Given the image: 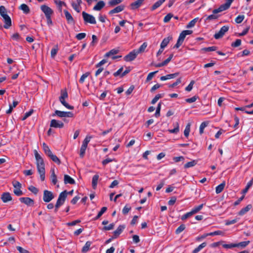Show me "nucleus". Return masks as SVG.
<instances>
[{
  "label": "nucleus",
  "mask_w": 253,
  "mask_h": 253,
  "mask_svg": "<svg viewBox=\"0 0 253 253\" xmlns=\"http://www.w3.org/2000/svg\"><path fill=\"white\" fill-rule=\"evenodd\" d=\"M125 7V6L124 5H119L116 7L115 8L113 9L112 10H110L109 12V14L110 15H112L114 13H119L124 10Z\"/></svg>",
  "instance_id": "nucleus-20"
},
{
  "label": "nucleus",
  "mask_w": 253,
  "mask_h": 253,
  "mask_svg": "<svg viewBox=\"0 0 253 253\" xmlns=\"http://www.w3.org/2000/svg\"><path fill=\"white\" fill-rule=\"evenodd\" d=\"M50 126L54 128H62L64 126V124L61 121L52 119L50 121Z\"/></svg>",
  "instance_id": "nucleus-15"
},
{
  "label": "nucleus",
  "mask_w": 253,
  "mask_h": 253,
  "mask_svg": "<svg viewBox=\"0 0 253 253\" xmlns=\"http://www.w3.org/2000/svg\"><path fill=\"white\" fill-rule=\"evenodd\" d=\"M41 9L45 14V17L51 16V15L53 14V10L46 5L44 4L41 5Z\"/></svg>",
  "instance_id": "nucleus-9"
},
{
  "label": "nucleus",
  "mask_w": 253,
  "mask_h": 253,
  "mask_svg": "<svg viewBox=\"0 0 253 253\" xmlns=\"http://www.w3.org/2000/svg\"><path fill=\"white\" fill-rule=\"evenodd\" d=\"M203 206H204V204H201L200 205H199L197 207H194L192 210V212H193V213L194 214L197 212H198L203 207Z\"/></svg>",
  "instance_id": "nucleus-43"
},
{
  "label": "nucleus",
  "mask_w": 253,
  "mask_h": 253,
  "mask_svg": "<svg viewBox=\"0 0 253 253\" xmlns=\"http://www.w3.org/2000/svg\"><path fill=\"white\" fill-rule=\"evenodd\" d=\"M90 74L89 72H86L85 74H84L81 77L79 80V82L81 84L84 83V82L85 79H86Z\"/></svg>",
  "instance_id": "nucleus-54"
},
{
  "label": "nucleus",
  "mask_w": 253,
  "mask_h": 253,
  "mask_svg": "<svg viewBox=\"0 0 253 253\" xmlns=\"http://www.w3.org/2000/svg\"><path fill=\"white\" fill-rule=\"evenodd\" d=\"M21 203L25 204L28 206H33L34 205V201L29 197H21L19 198Z\"/></svg>",
  "instance_id": "nucleus-13"
},
{
  "label": "nucleus",
  "mask_w": 253,
  "mask_h": 253,
  "mask_svg": "<svg viewBox=\"0 0 253 253\" xmlns=\"http://www.w3.org/2000/svg\"><path fill=\"white\" fill-rule=\"evenodd\" d=\"M218 48L216 46H212L211 47H204L202 49V50L206 52L215 51Z\"/></svg>",
  "instance_id": "nucleus-42"
},
{
  "label": "nucleus",
  "mask_w": 253,
  "mask_h": 253,
  "mask_svg": "<svg viewBox=\"0 0 253 253\" xmlns=\"http://www.w3.org/2000/svg\"><path fill=\"white\" fill-rule=\"evenodd\" d=\"M207 246V243L206 242H204L200 245L198 247L195 248L193 251L192 253H198L200 251H201L203 248H205Z\"/></svg>",
  "instance_id": "nucleus-35"
},
{
  "label": "nucleus",
  "mask_w": 253,
  "mask_h": 253,
  "mask_svg": "<svg viewBox=\"0 0 253 253\" xmlns=\"http://www.w3.org/2000/svg\"><path fill=\"white\" fill-rule=\"evenodd\" d=\"M158 72V71H156L155 72L150 73L147 77L146 81L148 82L151 80L153 78L154 76L155 75V74H156Z\"/></svg>",
  "instance_id": "nucleus-58"
},
{
  "label": "nucleus",
  "mask_w": 253,
  "mask_h": 253,
  "mask_svg": "<svg viewBox=\"0 0 253 253\" xmlns=\"http://www.w3.org/2000/svg\"><path fill=\"white\" fill-rule=\"evenodd\" d=\"M7 14V10L5 7L3 6H0V15L2 17L6 15Z\"/></svg>",
  "instance_id": "nucleus-47"
},
{
  "label": "nucleus",
  "mask_w": 253,
  "mask_h": 253,
  "mask_svg": "<svg viewBox=\"0 0 253 253\" xmlns=\"http://www.w3.org/2000/svg\"><path fill=\"white\" fill-rule=\"evenodd\" d=\"M20 9L23 10L24 13L28 14L30 12V10L29 6L26 4H22L20 6Z\"/></svg>",
  "instance_id": "nucleus-33"
},
{
  "label": "nucleus",
  "mask_w": 253,
  "mask_h": 253,
  "mask_svg": "<svg viewBox=\"0 0 253 253\" xmlns=\"http://www.w3.org/2000/svg\"><path fill=\"white\" fill-rule=\"evenodd\" d=\"M64 181L65 184H68V183H69L70 184H75V180L67 174L64 175Z\"/></svg>",
  "instance_id": "nucleus-22"
},
{
  "label": "nucleus",
  "mask_w": 253,
  "mask_h": 253,
  "mask_svg": "<svg viewBox=\"0 0 253 253\" xmlns=\"http://www.w3.org/2000/svg\"><path fill=\"white\" fill-rule=\"evenodd\" d=\"M161 102H159L156 108V111L155 114L156 117L158 118L160 116V111L161 108Z\"/></svg>",
  "instance_id": "nucleus-50"
},
{
  "label": "nucleus",
  "mask_w": 253,
  "mask_h": 253,
  "mask_svg": "<svg viewBox=\"0 0 253 253\" xmlns=\"http://www.w3.org/2000/svg\"><path fill=\"white\" fill-rule=\"evenodd\" d=\"M58 50V48L57 45H55L54 47L53 48H52L51 50V57L52 58H54V57L57 53Z\"/></svg>",
  "instance_id": "nucleus-44"
},
{
  "label": "nucleus",
  "mask_w": 253,
  "mask_h": 253,
  "mask_svg": "<svg viewBox=\"0 0 253 253\" xmlns=\"http://www.w3.org/2000/svg\"><path fill=\"white\" fill-rule=\"evenodd\" d=\"M125 228L126 226L125 225H119L117 229L113 232V238H118Z\"/></svg>",
  "instance_id": "nucleus-16"
},
{
  "label": "nucleus",
  "mask_w": 253,
  "mask_h": 253,
  "mask_svg": "<svg viewBox=\"0 0 253 253\" xmlns=\"http://www.w3.org/2000/svg\"><path fill=\"white\" fill-rule=\"evenodd\" d=\"M86 36V34L84 33H81L78 34H77L76 36V38L78 40H81L83 39H84Z\"/></svg>",
  "instance_id": "nucleus-62"
},
{
  "label": "nucleus",
  "mask_w": 253,
  "mask_h": 253,
  "mask_svg": "<svg viewBox=\"0 0 253 253\" xmlns=\"http://www.w3.org/2000/svg\"><path fill=\"white\" fill-rule=\"evenodd\" d=\"M194 214L193 213V212H192V211H190V212H187L186 213H185V214L183 215L182 216H181V220H184L185 219H186L187 218L190 217V216H191L192 215H193Z\"/></svg>",
  "instance_id": "nucleus-55"
},
{
  "label": "nucleus",
  "mask_w": 253,
  "mask_h": 253,
  "mask_svg": "<svg viewBox=\"0 0 253 253\" xmlns=\"http://www.w3.org/2000/svg\"><path fill=\"white\" fill-rule=\"evenodd\" d=\"M68 192L65 190L62 192L59 195L56 202L59 203L61 206L63 205L67 198Z\"/></svg>",
  "instance_id": "nucleus-11"
},
{
  "label": "nucleus",
  "mask_w": 253,
  "mask_h": 253,
  "mask_svg": "<svg viewBox=\"0 0 253 253\" xmlns=\"http://www.w3.org/2000/svg\"><path fill=\"white\" fill-rule=\"evenodd\" d=\"M54 198V196L52 192L47 190H45L43 191V200L44 202L48 203L50 202Z\"/></svg>",
  "instance_id": "nucleus-7"
},
{
  "label": "nucleus",
  "mask_w": 253,
  "mask_h": 253,
  "mask_svg": "<svg viewBox=\"0 0 253 253\" xmlns=\"http://www.w3.org/2000/svg\"><path fill=\"white\" fill-rule=\"evenodd\" d=\"M123 0H111L109 1L108 4L111 6H114L120 3Z\"/></svg>",
  "instance_id": "nucleus-49"
},
{
  "label": "nucleus",
  "mask_w": 253,
  "mask_h": 253,
  "mask_svg": "<svg viewBox=\"0 0 253 253\" xmlns=\"http://www.w3.org/2000/svg\"><path fill=\"white\" fill-rule=\"evenodd\" d=\"M166 0H159L156 2L151 7V10L153 11L160 7Z\"/></svg>",
  "instance_id": "nucleus-27"
},
{
  "label": "nucleus",
  "mask_w": 253,
  "mask_h": 253,
  "mask_svg": "<svg viewBox=\"0 0 253 253\" xmlns=\"http://www.w3.org/2000/svg\"><path fill=\"white\" fill-rule=\"evenodd\" d=\"M64 13L65 14V18L66 20L69 24H75V21L72 17V15L67 10H64Z\"/></svg>",
  "instance_id": "nucleus-17"
},
{
  "label": "nucleus",
  "mask_w": 253,
  "mask_h": 253,
  "mask_svg": "<svg viewBox=\"0 0 253 253\" xmlns=\"http://www.w3.org/2000/svg\"><path fill=\"white\" fill-rule=\"evenodd\" d=\"M195 84L194 81L192 80L191 81L189 85L185 88V90L187 91H190L192 88L194 84Z\"/></svg>",
  "instance_id": "nucleus-61"
},
{
  "label": "nucleus",
  "mask_w": 253,
  "mask_h": 253,
  "mask_svg": "<svg viewBox=\"0 0 253 253\" xmlns=\"http://www.w3.org/2000/svg\"><path fill=\"white\" fill-rule=\"evenodd\" d=\"M147 46V43L144 42L136 51L138 53V54L139 53L142 52L145 50Z\"/></svg>",
  "instance_id": "nucleus-46"
},
{
  "label": "nucleus",
  "mask_w": 253,
  "mask_h": 253,
  "mask_svg": "<svg viewBox=\"0 0 253 253\" xmlns=\"http://www.w3.org/2000/svg\"><path fill=\"white\" fill-rule=\"evenodd\" d=\"M229 26H222L218 32L215 33L214 35V38L215 39H219L223 37L226 32H227L229 30Z\"/></svg>",
  "instance_id": "nucleus-8"
},
{
  "label": "nucleus",
  "mask_w": 253,
  "mask_h": 253,
  "mask_svg": "<svg viewBox=\"0 0 253 253\" xmlns=\"http://www.w3.org/2000/svg\"><path fill=\"white\" fill-rule=\"evenodd\" d=\"M233 1L234 0H226V2L224 4L221 5L218 8L214 9L212 11V13L217 14L228 9Z\"/></svg>",
  "instance_id": "nucleus-4"
},
{
  "label": "nucleus",
  "mask_w": 253,
  "mask_h": 253,
  "mask_svg": "<svg viewBox=\"0 0 253 253\" xmlns=\"http://www.w3.org/2000/svg\"><path fill=\"white\" fill-rule=\"evenodd\" d=\"M28 189L35 195H37L39 192V189L34 186H30Z\"/></svg>",
  "instance_id": "nucleus-53"
},
{
  "label": "nucleus",
  "mask_w": 253,
  "mask_h": 253,
  "mask_svg": "<svg viewBox=\"0 0 253 253\" xmlns=\"http://www.w3.org/2000/svg\"><path fill=\"white\" fill-rule=\"evenodd\" d=\"M34 154L36 160V165L38 172L40 175L42 181L45 179V165L43 160L36 150H34Z\"/></svg>",
  "instance_id": "nucleus-1"
},
{
  "label": "nucleus",
  "mask_w": 253,
  "mask_h": 253,
  "mask_svg": "<svg viewBox=\"0 0 253 253\" xmlns=\"http://www.w3.org/2000/svg\"><path fill=\"white\" fill-rule=\"evenodd\" d=\"M12 185L15 189L13 190V193L17 196H21L23 194V192L21 190L22 187L21 184L17 181H14L12 182Z\"/></svg>",
  "instance_id": "nucleus-5"
},
{
  "label": "nucleus",
  "mask_w": 253,
  "mask_h": 253,
  "mask_svg": "<svg viewBox=\"0 0 253 253\" xmlns=\"http://www.w3.org/2000/svg\"><path fill=\"white\" fill-rule=\"evenodd\" d=\"M250 241L241 242L240 243L235 244V245H236L235 247H240L242 248H244L247 246H248L250 244Z\"/></svg>",
  "instance_id": "nucleus-36"
},
{
  "label": "nucleus",
  "mask_w": 253,
  "mask_h": 253,
  "mask_svg": "<svg viewBox=\"0 0 253 253\" xmlns=\"http://www.w3.org/2000/svg\"><path fill=\"white\" fill-rule=\"evenodd\" d=\"M49 157L54 163H56L58 165L60 164V163H61L60 160L56 155L52 154Z\"/></svg>",
  "instance_id": "nucleus-41"
},
{
  "label": "nucleus",
  "mask_w": 253,
  "mask_h": 253,
  "mask_svg": "<svg viewBox=\"0 0 253 253\" xmlns=\"http://www.w3.org/2000/svg\"><path fill=\"white\" fill-rule=\"evenodd\" d=\"M245 16L244 15H239L235 18L236 23L239 24L241 23L244 19Z\"/></svg>",
  "instance_id": "nucleus-57"
},
{
  "label": "nucleus",
  "mask_w": 253,
  "mask_h": 253,
  "mask_svg": "<svg viewBox=\"0 0 253 253\" xmlns=\"http://www.w3.org/2000/svg\"><path fill=\"white\" fill-rule=\"evenodd\" d=\"M176 127H174L172 129H169L168 131L171 133H177L179 132V124L178 122H176Z\"/></svg>",
  "instance_id": "nucleus-51"
},
{
  "label": "nucleus",
  "mask_w": 253,
  "mask_h": 253,
  "mask_svg": "<svg viewBox=\"0 0 253 253\" xmlns=\"http://www.w3.org/2000/svg\"><path fill=\"white\" fill-rule=\"evenodd\" d=\"M68 93L67 91L61 90V95L59 98V101L61 103V104L64 106L66 108L69 109L73 110L74 109V106L70 105L65 101V99L68 98Z\"/></svg>",
  "instance_id": "nucleus-2"
},
{
  "label": "nucleus",
  "mask_w": 253,
  "mask_h": 253,
  "mask_svg": "<svg viewBox=\"0 0 253 253\" xmlns=\"http://www.w3.org/2000/svg\"><path fill=\"white\" fill-rule=\"evenodd\" d=\"M98 179H99V175L98 174L94 175L92 177V186L94 189H95L96 188Z\"/></svg>",
  "instance_id": "nucleus-28"
},
{
  "label": "nucleus",
  "mask_w": 253,
  "mask_h": 253,
  "mask_svg": "<svg viewBox=\"0 0 253 253\" xmlns=\"http://www.w3.org/2000/svg\"><path fill=\"white\" fill-rule=\"evenodd\" d=\"M50 179L52 183L55 185L57 182V176L54 172V170L53 169L51 170V174L50 176Z\"/></svg>",
  "instance_id": "nucleus-34"
},
{
  "label": "nucleus",
  "mask_w": 253,
  "mask_h": 253,
  "mask_svg": "<svg viewBox=\"0 0 253 253\" xmlns=\"http://www.w3.org/2000/svg\"><path fill=\"white\" fill-rule=\"evenodd\" d=\"M173 16V14L171 13H169L168 14L164 19V22L165 23H168L169 22L171 18V17Z\"/></svg>",
  "instance_id": "nucleus-60"
},
{
  "label": "nucleus",
  "mask_w": 253,
  "mask_h": 253,
  "mask_svg": "<svg viewBox=\"0 0 253 253\" xmlns=\"http://www.w3.org/2000/svg\"><path fill=\"white\" fill-rule=\"evenodd\" d=\"M18 104V102L17 101H13L12 105H9V108L8 110L6 111V113L7 114H10L13 108L15 107Z\"/></svg>",
  "instance_id": "nucleus-37"
},
{
  "label": "nucleus",
  "mask_w": 253,
  "mask_h": 253,
  "mask_svg": "<svg viewBox=\"0 0 253 253\" xmlns=\"http://www.w3.org/2000/svg\"><path fill=\"white\" fill-rule=\"evenodd\" d=\"M4 22L3 27L5 29H9L12 25V21L10 17L6 14L4 16L2 17Z\"/></svg>",
  "instance_id": "nucleus-14"
},
{
  "label": "nucleus",
  "mask_w": 253,
  "mask_h": 253,
  "mask_svg": "<svg viewBox=\"0 0 253 253\" xmlns=\"http://www.w3.org/2000/svg\"><path fill=\"white\" fill-rule=\"evenodd\" d=\"M208 122H204L202 123L200 126L199 132L200 134H202L204 132V128L208 125Z\"/></svg>",
  "instance_id": "nucleus-38"
},
{
  "label": "nucleus",
  "mask_w": 253,
  "mask_h": 253,
  "mask_svg": "<svg viewBox=\"0 0 253 253\" xmlns=\"http://www.w3.org/2000/svg\"><path fill=\"white\" fill-rule=\"evenodd\" d=\"M82 16L85 24H95L96 23L95 17L85 11L82 12Z\"/></svg>",
  "instance_id": "nucleus-3"
},
{
  "label": "nucleus",
  "mask_w": 253,
  "mask_h": 253,
  "mask_svg": "<svg viewBox=\"0 0 253 253\" xmlns=\"http://www.w3.org/2000/svg\"><path fill=\"white\" fill-rule=\"evenodd\" d=\"M225 186V182L223 181L220 184L218 185L215 188V192L217 194L221 193Z\"/></svg>",
  "instance_id": "nucleus-30"
},
{
  "label": "nucleus",
  "mask_w": 253,
  "mask_h": 253,
  "mask_svg": "<svg viewBox=\"0 0 253 253\" xmlns=\"http://www.w3.org/2000/svg\"><path fill=\"white\" fill-rule=\"evenodd\" d=\"M241 44V40L240 39H237L235 42L231 43V46L236 47L239 46Z\"/></svg>",
  "instance_id": "nucleus-56"
},
{
  "label": "nucleus",
  "mask_w": 253,
  "mask_h": 253,
  "mask_svg": "<svg viewBox=\"0 0 253 253\" xmlns=\"http://www.w3.org/2000/svg\"><path fill=\"white\" fill-rule=\"evenodd\" d=\"M179 73L178 72H176L173 74H168L165 76H162L160 78V80L161 81H165L168 79H173L177 77L179 75Z\"/></svg>",
  "instance_id": "nucleus-21"
},
{
  "label": "nucleus",
  "mask_w": 253,
  "mask_h": 253,
  "mask_svg": "<svg viewBox=\"0 0 253 253\" xmlns=\"http://www.w3.org/2000/svg\"><path fill=\"white\" fill-rule=\"evenodd\" d=\"M190 126L191 125L190 123H188L185 128V130L184 131V135L187 137L189 136L190 131Z\"/></svg>",
  "instance_id": "nucleus-45"
},
{
  "label": "nucleus",
  "mask_w": 253,
  "mask_h": 253,
  "mask_svg": "<svg viewBox=\"0 0 253 253\" xmlns=\"http://www.w3.org/2000/svg\"><path fill=\"white\" fill-rule=\"evenodd\" d=\"M138 53L135 50H133L132 51L129 52L127 55H126L124 57V60L126 62H130L134 60Z\"/></svg>",
  "instance_id": "nucleus-10"
},
{
  "label": "nucleus",
  "mask_w": 253,
  "mask_h": 253,
  "mask_svg": "<svg viewBox=\"0 0 253 253\" xmlns=\"http://www.w3.org/2000/svg\"><path fill=\"white\" fill-rule=\"evenodd\" d=\"M252 208V205L251 204L248 205L245 208L241 209L240 211L238 212L239 215H243L246 212H247L250 210H251Z\"/></svg>",
  "instance_id": "nucleus-24"
},
{
  "label": "nucleus",
  "mask_w": 253,
  "mask_h": 253,
  "mask_svg": "<svg viewBox=\"0 0 253 253\" xmlns=\"http://www.w3.org/2000/svg\"><path fill=\"white\" fill-rule=\"evenodd\" d=\"M16 249L20 253H29L28 251L24 249L23 248L20 246L16 247Z\"/></svg>",
  "instance_id": "nucleus-64"
},
{
  "label": "nucleus",
  "mask_w": 253,
  "mask_h": 253,
  "mask_svg": "<svg viewBox=\"0 0 253 253\" xmlns=\"http://www.w3.org/2000/svg\"><path fill=\"white\" fill-rule=\"evenodd\" d=\"M119 50L118 49H113L111 50L110 51H109V52H107L105 54L104 57H109L112 56V59H116L117 58H120L122 57L121 56H119V55L113 56L115 54H117L119 52Z\"/></svg>",
  "instance_id": "nucleus-12"
},
{
  "label": "nucleus",
  "mask_w": 253,
  "mask_h": 253,
  "mask_svg": "<svg viewBox=\"0 0 253 253\" xmlns=\"http://www.w3.org/2000/svg\"><path fill=\"white\" fill-rule=\"evenodd\" d=\"M105 2L102 0H100L93 7V9L96 11H99L105 6Z\"/></svg>",
  "instance_id": "nucleus-23"
},
{
  "label": "nucleus",
  "mask_w": 253,
  "mask_h": 253,
  "mask_svg": "<svg viewBox=\"0 0 253 253\" xmlns=\"http://www.w3.org/2000/svg\"><path fill=\"white\" fill-rule=\"evenodd\" d=\"M43 150L44 153L49 157L53 153L49 149V147L45 143L42 144Z\"/></svg>",
  "instance_id": "nucleus-26"
},
{
  "label": "nucleus",
  "mask_w": 253,
  "mask_h": 253,
  "mask_svg": "<svg viewBox=\"0 0 253 253\" xmlns=\"http://www.w3.org/2000/svg\"><path fill=\"white\" fill-rule=\"evenodd\" d=\"M33 113V110H30L29 111L26 112L24 116L23 117L22 120L24 121L27 118H28L29 116H30Z\"/></svg>",
  "instance_id": "nucleus-59"
},
{
  "label": "nucleus",
  "mask_w": 253,
  "mask_h": 253,
  "mask_svg": "<svg viewBox=\"0 0 253 253\" xmlns=\"http://www.w3.org/2000/svg\"><path fill=\"white\" fill-rule=\"evenodd\" d=\"M57 115L60 118H72L74 116V114L71 112H64L59 110H56L54 113L52 115L53 116Z\"/></svg>",
  "instance_id": "nucleus-6"
},
{
  "label": "nucleus",
  "mask_w": 253,
  "mask_h": 253,
  "mask_svg": "<svg viewBox=\"0 0 253 253\" xmlns=\"http://www.w3.org/2000/svg\"><path fill=\"white\" fill-rule=\"evenodd\" d=\"M73 9L77 12L79 13L81 10V6L80 4H76L75 2H73L71 3Z\"/></svg>",
  "instance_id": "nucleus-40"
},
{
  "label": "nucleus",
  "mask_w": 253,
  "mask_h": 253,
  "mask_svg": "<svg viewBox=\"0 0 253 253\" xmlns=\"http://www.w3.org/2000/svg\"><path fill=\"white\" fill-rule=\"evenodd\" d=\"M91 244L92 242L91 241H87L85 245L83 247L82 252L84 253L87 252L89 250Z\"/></svg>",
  "instance_id": "nucleus-29"
},
{
  "label": "nucleus",
  "mask_w": 253,
  "mask_h": 253,
  "mask_svg": "<svg viewBox=\"0 0 253 253\" xmlns=\"http://www.w3.org/2000/svg\"><path fill=\"white\" fill-rule=\"evenodd\" d=\"M172 37H170V36L164 39L161 43V46L162 47V48H164L165 47H166L167 46V45L169 44V41L171 40H172Z\"/></svg>",
  "instance_id": "nucleus-25"
},
{
  "label": "nucleus",
  "mask_w": 253,
  "mask_h": 253,
  "mask_svg": "<svg viewBox=\"0 0 253 253\" xmlns=\"http://www.w3.org/2000/svg\"><path fill=\"white\" fill-rule=\"evenodd\" d=\"M197 164V160H193L191 162H189L187 163H186L184 166V169H188L191 167H193L195 166Z\"/></svg>",
  "instance_id": "nucleus-32"
},
{
  "label": "nucleus",
  "mask_w": 253,
  "mask_h": 253,
  "mask_svg": "<svg viewBox=\"0 0 253 253\" xmlns=\"http://www.w3.org/2000/svg\"><path fill=\"white\" fill-rule=\"evenodd\" d=\"M114 226H115L114 223H111L108 226H104L103 228V230H106V231L112 230L114 228Z\"/></svg>",
  "instance_id": "nucleus-63"
},
{
  "label": "nucleus",
  "mask_w": 253,
  "mask_h": 253,
  "mask_svg": "<svg viewBox=\"0 0 253 253\" xmlns=\"http://www.w3.org/2000/svg\"><path fill=\"white\" fill-rule=\"evenodd\" d=\"M107 208L106 207H102L101 210L98 213L97 216L94 218L93 220H96L99 219L102 215L107 211Z\"/></svg>",
  "instance_id": "nucleus-31"
},
{
  "label": "nucleus",
  "mask_w": 253,
  "mask_h": 253,
  "mask_svg": "<svg viewBox=\"0 0 253 253\" xmlns=\"http://www.w3.org/2000/svg\"><path fill=\"white\" fill-rule=\"evenodd\" d=\"M197 21V18H194L191 20L186 26V28L189 29L194 27Z\"/></svg>",
  "instance_id": "nucleus-52"
},
{
  "label": "nucleus",
  "mask_w": 253,
  "mask_h": 253,
  "mask_svg": "<svg viewBox=\"0 0 253 253\" xmlns=\"http://www.w3.org/2000/svg\"><path fill=\"white\" fill-rule=\"evenodd\" d=\"M186 227L184 224H181L175 230V233L176 234H179L181 232H182L185 229Z\"/></svg>",
  "instance_id": "nucleus-48"
},
{
  "label": "nucleus",
  "mask_w": 253,
  "mask_h": 253,
  "mask_svg": "<svg viewBox=\"0 0 253 253\" xmlns=\"http://www.w3.org/2000/svg\"><path fill=\"white\" fill-rule=\"evenodd\" d=\"M144 0H137L136 1L132 2L130 5V8L132 10H135L138 8L144 2Z\"/></svg>",
  "instance_id": "nucleus-19"
},
{
  "label": "nucleus",
  "mask_w": 253,
  "mask_h": 253,
  "mask_svg": "<svg viewBox=\"0 0 253 253\" xmlns=\"http://www.w3.org/2000/svg\"><path fill=\"white\" fill-rule=\"evenodd\" d=\"M1 199L3 203H7L11 201L12 198L9 192H4L1 195Z\"/></svg>",
  "instance_id": "nucleus-18"
},
{
  "label": "nucleus",
  "mask_w": 253,
  "mask_h": 253,
  "mask_svg": "<svg viewBox=\"0 0 253 253\" xmlns=\"http://www.w3.org/2000/svg\"><path fill=\"white\" fill-rule=\"evenodd\" d=\"M164 96V93L157 94L155 96V97L152 100L151 102V104H155L160 98L163 97Z\"/></svg>",
  "instance_id": "nucleus-39"
}]
</instances>
